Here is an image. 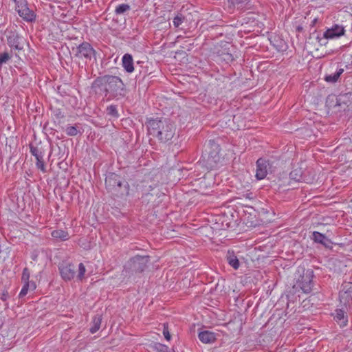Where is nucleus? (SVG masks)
Wrapping results in <instances>:
<instances>
[{
	"label": "nucleus",
	"instance_id": "f257e3e1",
	"mask_svg": "<svg viewBox=\"0 0 352 352\" xmlns=\"http://www.w3.org/2000/svg\"><path fill=\"white\" fill-rule=\"evenodd\" d=\"M148 133L160 142L170 140L175 133V126L166 119H151L147 122Z\"/></svg>",
	"mask_w": 352,
	"mask_h": 352
},
{
	"label": "nucleus",
	"instance_id": "f03ea898",
	"mask_svg": "<svg viewBox=\"0 0 352 352\" xmlns=\"http://www.w3.org/2000/svg\"><path fill=\"white\" fill-rule=\"evenodd\" d=\"M94 85L105 92H114L119 89L122 90L124 87V83L120 78L111 75H104L97 78Z\"/></svg>",
	"mask_w": 352,
	"mask_h": 352
},
{
	"label": "nucleus",
	"instance_id": "7ed1b4c3",
	"mask_svg": "<svg viewBox=\"0 0 352 352\" xmlns=\"http://www.w3.org/2000/svg\"><path fill=\"white\" fill-rule=\"evenodd\" d=\"M296 277V280L293 285V288L296 291L301 290L304 293H309L313 287V271L304 269L298 270Z\"/></svg>",
	"mask_w": 352,
	"mask_h": 352
},
{
	"label": "nucleus",
	"instance_id": "20e7f679",
	"mask_svg": "<svg viewBox=\"0 0 352 352\" xmlns=\"http://www.w3.org/2000/svg\"><path fill=\"white\" fill-rule=\"evenodd\" d=\"M25 40L19 35H12L8 38V45L11 49V52L16 56H19V54L24 51V45Z\"/></svg>",
	"mask_w": 352,
	"mask_h": 352
},
{
	"label": "nucleus",
	"instance_id": "39448f33",
	"mask_svg": "<svg viewBox=\"0 0 352 352\" xmlns=\"http://www.w3.org/2000/svg\"><path fill=\"white\" fill-rule=\"evenodd\" d=\"M16 10L19 15L26 21H33L36 14L28 7L25 1H20L16 3Z\"/></svg>",
	"mask_w": 352,
	"mask_h": 352
},
{
	"label": "nucleus",
	"instance_id": "423d86ee",
	"mask_svg": "<svg viewBox=\"0 0 352 352\" xmlns=\"http://www.w3.org/2000/svg\"><path fill=\"white\" fill-rule=\"evenodd\" d=\"M340 300L344 305H352V283H344L340 292Z\"/></svg>",
	"mask_w": 352,
	"mask_h": 352
},
{
	"label": "nucleus",
	"instance_id": "0eeeda50",
	"mask_svg": "<svg viewBox=\"0 0 352 352\" xmlns=\"http://www.w3.org/2000/svg\"><path fill=\"white\" fill-rule=\"evenodd\" d=\"M202 158L203 164H204L208 169H213L216 168L221 160V157L218 151L205 153L202 156Z\"/></svg>",
	"mask_w": 352,
	"mask_h": 352
},
{
	"label": "nucleus",
	"instance_id": "6e6552de",
	"mask_svg": "<svg viewBox=\"0 0 352 352\" xmlns=\"http://www.w3.org/2000/svg\"><path fill=\"white\" fill-rule=\"evenodd\" d=\"M60 274L63 280L69 281L75 276V267L70 263H63L59 267Z\"/></svg>",
	"mask_w": 352,
	"mask_h": 352
},
{
	"label": "nucleus",
	"instance_id": "1a4fd4ad",
	"mask_svg": "<svg viewBox=\"0 0 352 352\" xmlns=\"http://www.w3.org/2000/svg\"><path fill=\"white\" fill-rule=\"evenodd\" d=\"M344 32L345 30L342 25H335L331 28L327 29L324 32V38L327 39H333L344 35Z\"/></svg>",
	"mask_w": 352,
	"mask_h": 352
},
{
	"label": "nucleus",
	"instance_id": "9d476101",
	"mask_svg": "<svg viewBox=\"0 0 352 352\" xmlns=\"http://www.w3.org/2000/svg\"><path fill=\"white\" fill-rule=\"evenodd\" d=\"M267 162L260 158L256 162V177L258 179H264L267 174Z\"/></svg>",
	"mask_w": 352,
	"mask_h": 352
},
{
	"label": "nucleus",
	"instance_id": "9b49d317",
	"mask_svg": "<svg viewBox=\"0 0 352 352\" xmlns=\"http://www.w3.org/2000/svg\"><path fill=\"white\" fill-rule=\"evenodd\" d=\"M94 52L95 51L91 45L87 42L82 43L78 47V54L80 57L91 58Z\"/></svg>",
	"mask_w": 352,
	"mask_h": 352
},
{
	"label": "nucleus",
	"instance_id": "f8f14e48",
	"mask_svg": "<svg viewBox=\"0 0 352 352\" xmlns=\"http://www.w3.org/2000/svg\"><path fill=\"white\" fill-rule=\"evenodd\" d=\"M198 338L201 342L205 344L212 343L216 340L215 334L210 331H203L199 332Z\"/></svg>",
	"mask_w": 352,
	"mask_h": 352
},
{
	"label": "nucleus",
	"instance_id": "ddd939ff",
	"mask_svg": "<svg viewBox=\"0 0 352 352\" xmlns=\"http://www.w3.org/2000/svg\"><path fill=\"white\" fill-rule=\"evenodd\" d=\"M122 65L128 73H132L134 71L133 60L131 54H125L122 56Z\"/></svg>",
	"mask_w": 352,
	"mask_h": 352
},
{
	"label": "nucleus",
	"instance_id": "4468645a",
	"mask_svg": "<svg viewBox=\"0 0 352 352\" xmlns=\"http://www.w3.org/2000/svg\"><path fill=\"white\" fill-rule=\"evenodd\" d=\"M334 319L340 327H345L347 324L348 320L345 311L342 309H338L335 311Z\"/></svg>",
	"mask_w": 352,
	"mask_h": 352
},
{
	"label": "nucleus",
	"instance_id": "2eb2a0df",
	"mask_svg": "<svg viewBox=\"0 0 352 352\" xmlns=\"http://www.w3.org/2000/svg\"><path fill=\"white\" fill-rule=\"evenodd\" d=\"M105 184L109 187H120L122 184L119 176L115 173H110L107 177Z\"/></svg>",
	"mask_w": 352,
	"mask_h": 352
},
{
	"label": "nucleus",
	"instance_id": "dca6fc26",
	"mask_svg": "<svg viewBox=\"0 0 352 352\" xmlns=\"http://www.w3.org/2000/svg\"><path fill=\"white\" fill-rule=\"evenodd\" d=\"M52 236L62 241H67L69 239V234L67 231L63 230H55L51 232Z\"/></svg>",
	"mask_w": 352,
	"mask_h": 352
},
{
	"label": "nucleus",
	"instance_id": "f3484780",
	"mask_svg": "<svg viewBox=\"0 0 352 352\" xmlns=\"http://www.w3.org/2000/svg\"><path fill=\"white\" fill-rule=\"evenodd\" d=\"M23 283L24 285L19 293V297L21 298L25 296L28 294L29 290H34L36 287V283L34 282H32L31 283Z\"/></svg>",
	"mask_w": 352,
	"mask_h": 352
},
{
	"label": "nucleus",
	"instance_id": "a211bd4d",
	"mask_svg": "<svg viewBox=\"0 0 352 352\" xmlns=\"http://www.w3.org/2000/svg\"><path fill=\"white\" fill-rule=\"evenodd\" d=\"M101 321L102 320L100 316H96L94 318L92 321V326L90 328V331L91 333H95L100 329Z\"/></svg>",
	"mask_w": 352,
	"mask_h": 352
},
{
	"label": "nucleus",
	"instance_id": "6ab92c4d",
	"mask_svg": "<svg viewBox=\"0 0 352 352\" xmlns=\"http://www.w3.org/2000/svg\"><path fill=\"white\" fill-rule=\"evenodd\" d=\"M313 239L314 240V241L320 243L324 245H327L326 243L328 241L327 237L324 234H322L318 232H313Z\"/></svg>",
	"mask_w": 352,
	"mask_h": 352
},
{
	"label": "nucleus",
	"instance_id": "aec40b11",
	"mask_svg": "<svg viewBox=\"0 0 352 352\" xmlns=\"http://www.w3.org/2000/svg\"><path fill=\"white\" fill-rule=\"evenodd\" d=\"M85 272H86L85 266L84 265V264L82 263H80L78 265V272H77V274H76L77 280H80V281L82 280L85 278Z\"/></svg>",
	"mask_w": 352,
	"mask_h": 352
},
{
	"label": "nucleus",
	"instance_id": "412c9836",
	"mask_svg": "<svg viewBox=\"0 0 352 352\" xmlns=\"http://www.w3.org/2000/svg\"><path fill=\"white\" fill-rule=\"evenodd\" d=\"M228 263L234 269L237 270L239 267V261L236 256L230 255L228 257Z\"/></svg>",
	"mask_w": 352,
	"mask_h": 352
},
{
	"label": "nucleus",
	"instance_id": "4be33fe9",
	"mask_svg": "<svg viewBox=\"0 0 352 352\" xmlns=\"http://www.w3.org/2000/svg\"><path fill=\"white\" fill-rule=\"evenodd\" d=\"M36 166L38 169H39L42 173H46V166L45 163L43 160V157H38V159H36Z\"/></svg>",
	"mask_w": 352,
	"mask_h": 352
},
{
	"label": "nucleus",
	"instance_id": "5701e85b",
	"mask_svg": "<svg viewBox=\"0 0 352 352\" xmlns=\"http://www.w3.org/2000/svg\"><path fill=\"white\" fill-rule=\"evenodd\" d=\"M130 6L128 4H120L118 5L115 10V12L117 14H121L128 10H129Z\"/></svg>",
	"mask_w": 352,
	"mask_h": 352
},
{
	"label": "nucleus",
	"instance_id": "b1692460",
	"mask_svg": "<svg viewBox=\"0 0 352 352\" xmlns=\"http://www.w3.org/2000/svg\"><path fill=\"white\" fill-rule=\"evenodd\" d=\"M30 153L32 155L34 156L35 159H38V157H43V153L37 147L31 146L30 147Z\"/></svg>",
	"mask_w": 352,
	"mask_h": 352
},
{
	"label": "nucleus",
	"instance_id": "393cba45",
	"mask_svg": "<svg viewBox=\"0 0 352 352\" xmlns=\"http://www.w3.org/2000/svg\"><path fill=\"white\" fill-rule=\"evenodd\" d=\"M65 132L69 136H75L78 134V129L74 126H68L65 129Z\"/></svg>",
	"mask_w": 352,
	"mask_h": 352
},
{
	"label": "nucleus",
	"instance_id": "a878e982",
	"mask_svg": "<svg viewBox=\"0 0 352 352\" xmlns=\"http://www.w3.org/2000/svg\"><path fill=\"white\" fill-rule=\"evenodd\" d=\"M30 276V273L29 270L28 268H25L23 271L22 277H21V280H22L23 283H31L32 282H30L29 280Z\"/></svg>",
	"mask_w": 352,
	"mask_h": 352
},
{
	"label": "nucleus",
	"instance_id": "bb28decb",
	"mask_svg": "<svg viewBox=\"0 0 352 352\" xmlns=\"http://www.w3.org/2000/svg\"><path fill=\"white\" fill-rule=\"evenodd\" d=\"M11 58V56L8 52H3L0 54V68L3 63H6Z\"/></svg>",
	"mask_w": 352,
	"mask_h": 352
},
{
	"label": "nucleus",
	"instance_id": "cd10ccee",
	"mask_svg": "<svg viewBox=\"0 0 352 352\" xmlns=\"http://www.w3.org/2000/svg\"><path fill=\"white\" fill-rule=\"evenodd\" d=\"M107 110L109 115L113 117L118 116V113L116 106L110 105L109 107H107Z\"/></svg>",
	"mask_w": 352,
	"mask_h": 352
},
{
	"label": "nucleus",
	"instance_id": "c85d7f7f",
	"mask_svg": "<svg viewBox=\"0 0 352 352\" xmlns=\"http://www.w3.org/2000/svg\"><path fill=\"white\" fill-rule=\"evenodd\" d=\"M183 17L181 14L177 15L173 19V25L175 28H178L183 23Z\"/></svg>",
	"mask_w": 352,
	"mask_h": 352
},
{
	"label": "nucleus",
	"instance_id": "c756f323",
	"mask_svg": "<svg viewBox=\"0 0 352 352\" xmlns=\"http://www.w3.org/2000/svg\"><path fill=\"white\" fill-rule=\"evenodd\" d=\"M163 334L166 340H170L171 336L170 334L167 324H164Z\"/></svg>",
	"mask_w": 352,
	"mask_h": 352
},
{
	"label": "nucleus",
	"instance_id": "7c9ffc66",
	"mask_svg": "<svg viewBox=\"0 0 352 352\" xmlns=\"http://www.w3.org/2000/svg\"><path fill=\"white\" fill-rule=\"evenodd\" d=\"M220 56L222 60H223L226 62H230L233 60L232 55L230 53H223L220 55Z\"/></svg>",
	"mask_w": 352,
	"mask_h": 352
},
{
	"label": "nucleus",
	"instance_id": "2f4dec72",
	"mask_svg": "<svg viewBox=\"0 0 352 352\" xmlns=\"http://www.w3.org/2000/svg\"><path fill=\"white\" fill-rule=\"evenodd\" d=\"M234 6H242L248 0H228Z\"/></svg>",
	"mask_w": 352,
	"mask_h": 352
},
{
	"label": "nucleus",
	"instance_id": "473e14b6",
	"mask_svg": "<svg viewBox=\"0 0 352 352\" xmlns=\"http://www.w3.org/2000/svg\"><path fill=\"white\" fill-rule=\"evenodd\" d=\"M342 72H343V69H340V71H339L338 72H337V73L333 76L332 80H333V81H336V80L338 79V78L340 77V75L342 73Z\"/></svg>",
	"mask_w": 352,
	"mask_h": 352
},
{
	"label": "nucleus",
	"instance_id": "72a5a7b5",
	"mask_svg": "<svg viewBox=\"0 0 352 352\" xmlns=\"http://www.w3.org/2000/svg\"><path fill=\"white\" fill-rule=\"evenodd\" d=\"M331 76H327V77L326 78V80H327V81H330V80H331Z\"/></svg>",
	"mask_w": 352,
	"mask_h": 352
},
{
	"label": "nucleus",
	"instance_id": "f704fd0d",
	"mask_svg": "<svg viewBox=\"0 0 352 352\" xmlns=\"http://www.w3.org/2000/svg\"><path fill=\"white\" fill-rule=\"evenodd\" d=\"M14 1H16V0H14Z\"/></svg>",
	"mask_w": 352,
	"mask_h": 352
}]
</instances>
